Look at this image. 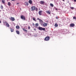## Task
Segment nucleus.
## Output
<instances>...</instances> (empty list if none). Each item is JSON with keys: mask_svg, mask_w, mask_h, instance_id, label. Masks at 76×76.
<instances>
[{"mask_svg": "<svg viewBox=\"0 0 76 76\" xmlns=\"http://www.w3.org/2000/svg\"><path fill=\"white\" fill-rule=\"evenodd\" d=\"M39 30H40V31H45V28H42V27H39Z\"/></svg>", "mask_w": 76, "mask_h": 76, "instance_id": "obj_1", "label": "nucleus"}, {"mask_svg": "<svg viewBox=\"0 0 76 76\" xmlns=\"http://www.w3.org/2000/svg\"><path fill=\"white\" fill-rule=\"evenodd\" d=\"M36 7L35 6H32L31 7V11H34L35 10Z\"/></svg>", "mask_w": 76, "mask_h": 76, "instance_id": "obj_2", "label": "nucleus"}, {"mask_svg": "<svg viewBox=\"0 0 76 76\" xmlns=\"http://www.w3.org/2000/svg\"><path fill=\"white\" fill-rule=\"evenodd\" d=\"M21 19H23V20H25V17L24 15H22L20 16Z\"/></svg>", "mask_w": 76, "mask_h": 76, "instance_id": "obj_3", "label": "nucleus"}, {"mask_svg": "<svg viewBox=\"0 0 76 76\" xmlns=\"http://www.w3.org/2000/svg\"><path fill=\"white\" fill-rule=\"evenodd\" d=\"M45 41H49L50 40V37L48 36L46 37L45 39Z\"/></svg>", "mask_w": 76, "mask_h": 76, "instance_id": "obj_4", "label": "nucleus"}, {"mask_svg": "<svg viewBox=\"0 0 76 76\" xmlns=\"http://www.w3.org/2000/svg\"><path fill=\"white\" fill-rule=\"evenodd\" d=\"M39 22H40V23L42 25H43V23H44V22H43V21L42 20L39 19Z\"/></svg>", "mask_w": 76, "mask_h": 76, "instance_id": "obj_5", "label": "nucleus"}, {"mask_svg": "<svg viewBox=\"0 0 76 76\" xmlns=\"http://www.w3.org/2000/svg\"><path fill=\"white\" fill-rule=\"evenodd\" d=\"M70 27H73L75 26V24L74 23H71L70 25Z\"/></svg>", "mask_w": 76, "mask_h": 76, "instance_id": "obj_6", "label": "nucleus"}, {"mask_svg": "<svg viewBox=\"0 0 76 76\" xmlns=\"http://www.w3.org/2000/svg\"><path fill=\"white\" fill-rule=\"evenodd\" d=\"M5 22L6 25L7 27H9V26H10L9 24H8L7 22H6V21Z\"/></svg>", "mask_w": 76, "mask_h": 76, "instance_id": "obj_7", "label": "nucleus"}, {"mask_svg": "<svg viewBox=\"0 0 76 76\" xmlns=\"http://www.w3.org/2000/svg\"><path fill=\"white\" fill-rule=\"evenodd\" d=\"M42 11H39V14L40 15H42Z\"/></svg>", "mask_w": 76, "mask_h": 76, "instance_id": "obj_8", "label": "nucleus"}, {"mask_svg": "<svg viewBox=\"0 0 76 76\" xmlns=\"http://www.w3.org/2000/svg\"><path fill=\"white\" fill-rule=\"evenodd\" d=\"M40 4H44V1H41L40 2Z\"/></svg>", "mask_w": 76, "mask_h": 76, "instance_id": "obj_9", "label": "nucleus"}, {"mask_svg": "<svg viewBox=\"0 0 76 76\" xmlns=\"http://www.w3.org/2000/svg\"><path fill=\"white\" fill-rule=\"evenodd\" d=\"M28 3L30 4H32V1L31 0H29L28 1Z\"/></svg>", "mask_w": 76, "mask_h": 76, "instance_id": "obj_10", "label": "nucleus"}, {"mask_svg": "<svg viewBox=\"0 0 76 76\" xmlns=\"http://www.w3.org/2000/svg\"><path fill=\"white\" fill-rule=\"evenodd\" d=\"M25 4L26 6H28L29 5V3L27 1L26 2Z\"/></svg>", "mask_w": 76, "mask_h": 76, "instance_id": "obj_11", "label": "nucleus"}, {"mask_svg": "<svg viewBox=\"0 0 76 76\" xmlns=\"http://www.w3.org/2000/svg\"><path fill=\"white\" fill-rule=\"evenodd\" d=\"M51 11H46V12L47 13H48V14H49V15H50L51 14Z\"/></svg>", "mask_w": 76, "mask_h": 76, "instance_id": "obj_12", "label": "nucleus"}, {"mask_svg": "<svg viewBox=\"0 0 76 76\" xmlns=\"http://www.w3.org/2000/svg\"><path fill=\"white\" fill-rule=\"evenodd\" d=\"M11 18H10V20L11 19L12 21H14V20H15V18L13 17H11Z\"/></svg>", "mask_w": 76, "mask_h": 76, "instance_id": "obj_13", "label": "nucleus"}, {"mask_svg": "<svg viewBox=\"0 0 76 76\" xmlns=\"http://www.w3.org/2000/svg\"><path fill=\"white\" fill-rule=\"evenodd\" d=\"M43 25L44 26H46L47 25V23H43Z\"/></svg>", "mask_w": 76, "mask_h": 76, "instance_id": "obj_14", "label": "nucleus"}, {"mask_svg": "<svg viewBox=\"0 0 76 76\" xmlns=\"http://www.w3.org/2000/svg\"><path fill=\"white\" fill-rule=\"evenodd\" d=\"M16 32L17 34H18V35H19V34H20V32H19V31H16Z\"/></svg>", "mask_w": 76, "mask_h": 76, "instance_id": "obj_15", "label": "nucleus"}, {"mask_svg": "<svg viewBox=\"0 0 76 76\" xmlns=\"http://www.w3.org/2000/svg\"><path fill=\"white\" fill-rule=\"evenodd\" d=\"M23 30L24 31H25V32H28V31L25 28H23Z\"/></svg>", "mask_w": 76, "mask_h": 76, "instance_id": "obj_16", "label": "nucleus"}, {"mask_svg": "<svg viewBox=\"0 0 76 76\" xmlns=\"http://www.w3.org/2000/svg\"><path fill=\"white\" fill-rule=\"evenodd\" d=\"M8 4L9 6H10L11 5V3H10V2H8Z\"/></svg>", "mask_w": 76, "mask_h": 76, "instance_id": "obj_17", "label": "nucleus"}, {"mask_svg": "<svg viewBox=\"0 0 76 76\" xmlns=\"http://www.w3.org/2000/svg\"><path fill=\"white\" fill-rule=\"evenodd\" d=\"M16 28H17V29H20V27H19V26H16Z\"/></svg>", "mask_w": 76, "mask_h": 76, "instance_id": "obj_18", "label": "nucleus"}, {"mask_svg": "<svg viewBox=\"0 0 76 76\" xmlns=\"http://www.w3.org/2000/svg\"><path fill=\"white\" fill-rule=\"evenodd\" d=\"M2 2L3 4H4V3H5V1L4 0H2Z\"/></svg>", "mask_w": 76, "mask_h": 76, "instance_id": "obj_19", "label": "nucleus"}, {"mask_svg": "<svg viewBox=\"0 0 76 76\" xmlns=\"http://www.w3.org/2000/svg\"><path fill=\"white\" fill-rule=\"evenodd\" d=\"M11 30V31L12 32H13L14 31V29H13V28H11L10 29Z\"/></svg>", "mask_w": 76, "mask_h": 76, "instance_id": "obj_20", "label": "nucleus"}, {"mask_svg": "<svg viewBox=\"0 0 76 76\" xmlns=\"http://www.w3.org/2000/svg\"><path fill=\"white\" fill-rule=\"evenodd\" d=\"M33 20H34V21H35V22H36L37 21H36V19H35V18L34 17H33Z\"/></svg>", "mask_w": 76, "mask_h": 76, "instance_id": "obj_21", "label": "nucleus"}, {"mask_svg": "<svg viewBox=\"0 0 76 76\" xmlns=\"http://www.w3.org/2000/svg\"><path fill=\"white\" fill-rule=\"evenodd\" d=\"M38 25H39V24H38V23H36V24H35V26H36V27L38 26Z\"/></svg>", "mask_w": 76, "mask_h": 76, "instance_id": "obj_22", "label": "nucleus"}, {"mask_svg": "<svg viewBox=\"0 0 76 76\" xmlns=\"http://www.w3.org/2000/svg\"><path fill=\"white\" fill-rule=\"evenodd\" d=\"M50 6L52 7H54V5L53 4H50Z\"/></svg>", "mask_w": 76, "mask_h": 76, "instance_id": "obj_23", "label": "nucleus"}, {"mask_svg": "<svg viewBox=\"0 0 76 76\" xmlns=\"http://www.w3.org/2000/svg\"><path fill=\"white\" fill-rule=\"evenodd\" d=\"M55 26L56 27H57L58 26V24L56 23L55 25Z\"/></svg>", "mask_w": 76, "mask_h": 76, "instance_id": "obj_24", "label": "nucleus"}, {"mask_svg": "<svg viewBox=\"0 0 76 76\" xmlns=\"http://www.w3.org/2000/svg\"><path fill=\"white\" fill-rule=\"evenodd\" d=\"M35 10L36 12H37V11H38V8H36V7H35Z\"/></svg>", "mask_w": 76, "mask_h": 76, "instance_id": "obj_25", "label": "nucleus"}, {"mask_svg": "<svg viewBox=\"0 0 76 76\" xmlns=\"http://www.w3.org/2000/svg\"><path fill=\"white\" fill-rule=\"evenodd\" d=\"M1 9H3V5H1Z\"/></svg>", "mask_w": 76, "mask_h": 76, "instance_id": "obj_26", "label": "nucleus"}, {"mask_svg": "<svg viewBox=\"0 0 76 76\" xmlns=\"http://www.w3.org/2000/svg\"><path fill=\"white\" fill-rule=\"evenodd\" d=\"M73 19H76V17L74 16L73 17Z\"/></svg>", "mask_w": 76, "mask_h": 76, "instance_id": "obj_27", "label": "nucleus"}, {"mask_svg": "<svg viewBox=\"0 0 76 76\" xmlns=\"http://www.w3.org/2000/svg\"><path fill=\"white\" fill-rule=\"evenodd\" d=\"M71 9L73 10L74 9V8L73 7H71Z\"/></svg>", "mask_w": 76, "mask_h": 76, "instance_id": "obj_28", "label": "nucleus"}, {"mask_svg": "<svg viewBox=\"0 0 76 76\" xmlns=\"http://www.w3.org/2000/svg\"><path fill=\"white\" fill-rule=\"evenodd\" d=\"M28 29H31V27H30V26H28Z\"/></svg>", "mask_w": 76, "mask_h": 76, "instance_id": "obj_29", "label": "nucleus"}, {"mask_svg": "<svg viewBox=\"0 0 76 76\" xmlns=\"http://www.w3.org/2000/svg\"><path fill=\"white\" fill-rule=\"evenodd\" d=\"M56 19H58V17H56Z\"/></svg>", "mask_w": 76, "mask_h": 76, "instance_id": "obj_30", "label": "nucleus"}, {"mask_svg": "<svg viewBox=\"0 0 76 76\" xmlns=\"http://www.w3.org/2000/svg\"><path fill=\"white\" fill-rule=\"evenodd\" d=\"M37 20H39V18H37Z\"/></svg>", "mask_w": 76, "mask_h": 76, "instance_id": "obj_31", "label": "nucleus"}, {"mask_svg": "<svg viewBox=\"0 0 76 76\" xmlns=\"http://www.w3.org/2000/svg\"><path fill=\"white\" fill-rule=\"evenodd\" d=\"M74 1H76V0H74Z\"/></svg>", "mask_w": 76, "mask_h": 76, "instance_id": "obj_32", "label": "nucleus"}, {"mask_svg": "<svg viewBox=\"0 0 76 76\" xmlns=\"http://www.w3.org/2000/svg\"><path fill=\"white\" fill-rule=\"evenodd\" d=\"M34 30H35V31H36V29L35 28L34 29Z\"/></svg>", "mask_w": 76, "mask_h": 76, "instance_id": "obj_33", "label": "nucleus"}, {"mask_svg": "<svg viewBox=\"0 0 76 76\" xmlns=\"http://www.w3.org/2000/svg\"><path fill=\"white\" fill-rule=\"evenodd\" d=\"M1 23V21H0V23Z\"/></svg>", "mask_w": 76, "mask_h": 76, "instance_id": "obj_34", "label": "nucleus"}, {"mask_svg": "<svg viewBox=\"0 0 76 76\" xmlns=\"http://www.w3.org/2000/svg\"><path fill=\"white\" fill-rule=\"evenodd\" d=\"M19 4V3H17V4Z\"/></svg>", "mask_w": 76, "mask_h": 76, "instance_id": "obj_35", "label": "nucleus"}, {"mask_svg": "<svg viewBox=\"0 0 76 76\" xmlns=\"http://www.w3.org/2000/svg\"><path fill=\"white\" fill-rule=\"evenodd\" d=\"M63 1H64V0H62Z\"/></svg>", "mask_w": 76, "mask_h": 76, "instance_id": "obj_36", "label": "nucleus"}, {"mask_svg": "<svg viewBox=\"0 0 76 76\" xmlns=\"http://www.w3.org/2000/svg\"><path fill=\"white\" fill-rule=\"evenodd\" d=\"M20 10H21V8H20Z\"/></svg>", "mask_w": 76, "mask_h": 76, "instance_id": "obj_37", "label": "nucleus"}]
</instances>
